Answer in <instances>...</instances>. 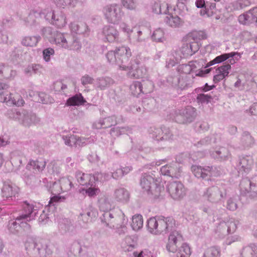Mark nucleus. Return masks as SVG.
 Here are the masks:
<instances>
[{
    "label": "nucleus",
    "mask_w": 257,
    "mask_h": 257,
    "mask_svg": "<svg viewBox=\"0 0 257 257\" xmlns=\"http://www.w3.org/2000/svg\"><path fill=\"white\" fill-rule=\"evenodd\" d=\"M62 139L66 145L69 147H74L75 142L76 141V135L71 134L62 135Z\"/></svg>",
    "instance_id": "obj_58"
},
{
    "label": "nucleus",
    "mask_w": 257,
    "mask_h": 257,
    "mask_svg": "<svg viewBox=\"0 0 257 257\" xmlns=\"http://www.w3.org/2000/svg\"><path fill=\"white\" fill-rule=\"evenodd\" d=\"M240 143L244 148L249 147L254 143V139L248 132H245L241 135Z\"/></svg>",
    "instance_id": "obj_47"
},
{
    "label": "nucleus",
    "mask_w": 257,
    "mask_h": 257,
    "mask_svg": "<svg viewBox=\"0 0 257 257\" xmlns=\"http://www.w3.org/2000/svg\"><path fill=\"white\" fill-rule=\"evenodd\" d=\"M175 252H176L177 257H189L191 254L190 248L188 244L182 242Z\"/></svg>",
    "instance_id": "obj_46"
},
{
    "label": "nucleus",
    "mask_w": 257,
    "mask_h": 257,
    "mask_svg": "<svg viewBox=\"0 0 257 257\" xmlns=\"http://www.w3.org/2000/svg\"><path fill=\"white\" fill-rule=\"evenodd\" d=\"M122 121L123 118L122 116H116L115 115H112L99 119L97 122L93 124V126L97 129L106 128Z\"/></svg>",
    "instance_id": "obj_21"
},
{
    "label": "nucleus",
    "mask_w": 257,
    "mask_h": 257,
    "mask_svg": "<svg viewBox=\"0 0 257 257\" xmlns=\"http://www.w3.org/2000/svg\"><path fill=\"white\" fill-rule=\"evenodd\" d=\"M149 132L152 135V138L158 141L171 140L174 137L170 128L165 126L159 128L151 127Z\"/></svg>",
    "instance_id": "obj_16"
},
{
    "label": "nucleus",
    "mask_w": 257,
    "mask_h": 257,
    "mask_svg": "<svg viewBox=\"0 0 257 257\" xmlns=\"http://www.w3.org/2000/svg\"><path fill=\"white\" fill-rule=\"evenodd\" d=\"M191 170L194 176L198 178L209 180L211 176H217L219 175L218 172L215 171V168L206 166L202 167L200 166L193 165Z\"/></svg>",
    "instance_id": "obj_15"
},
{
    "label": "nucleus",
    "mask_w": 257,
    "mask_h": 257,
    "mask_svg": "<svg viewBox=\"0 0 257 257\" xmlns=\"http://www.w3.org/2000/svg\"><path fill=\"white\" fill-rule=\"evenodd\" d=\"M239 188L243 195L248 194L250 197H257V176H254L250 179L243 178L240 181Z\"/></svg>",
    "instance_id": "obj_9"
},
{
    "label": "nucleus",
    "mask_w": 257,
    "mask_h": 257,
    "mask_svg": "<svg viewBox=\"0 0 257 257\" xmlns=\"http://www.w3.org/2000/svg\"><path fill=\"white\" fill-rule=\"evenodd\" d=\"M66 23V16L60 10L56 11L55 19L52 20V24L58 28H61L64 27Z\"/></svg>",
    "instance_id": "obj_38"
},
{
    "label": "nucleus",
    "mask_w": 257,
    "mask_h": 257,
    "mask_svg": "<svg viewBox=\"0 0 257 257\" xmlns=\"http://www.w3.org/2000/svg\"><path fill=\"white\" fill-rule=\"evenodd\" d=\"M41 40L39 36H26L22 40V44L27 47H35Z\"/></svg>",
    "instance_id": "obj_43"
},
{
    "label": "nucleus",
    "mask_w": 257,
    "mask_h": 257,
    "mask_svg": "<svg viewBox=\"0 0 257 257\" xmlns=\"http://www.w3.org/2000/svg\"><path fill=\"white\" fill-rule=\"evenodd\" d=\"M21 227H24L26 230H30L27 229L25 224L22 225L20 221H18L16 220V221H10L8 225V229L9 232L14 234H17Z\"/></svg>",
    "instance_id": "obj_42"
},
{
    "label": "nucleus",
    "mask_w": 257,
    "mask_h": 257,
    "mask_svg": "<svg viewBox=\"0 0 257 257\" xmlns=\"http://www.w3.org/2000/svg\"><path fill=\"white\" fill-rule=\"evenodd\" d=\"M46 165L45 160L42 158L38 159L36 160H31L29 162L27 168L30 169L31 167L38 172H42L45 169Z\"/></svg>",
    "instance_id": "obj_35"
},
{
    "label": "nucleus",
    "mask_w": 257,
    "mask_h": 257,
    "mask_svg": "<svg viewBox=\"0 0 257 257\" xmlns=\"http://www.w3.org/2000/svg\"><path fill=\"white\" fill-rule=\"evenodd\" d=\"M256 15L257 7H254L246 13L240 15L238 17V21L243 25H247L254 22H256Z\"/></svg>",
    "instance_id": "obj_31"
},
{
    "label": "nucleus",
    "mask_w": 257,
    "mask_h": 257,
    "mask_svg": "<svg viewBox=\"0 0 257 257\" xmlns=\"http://www.w3.org/2000/svg\"><path fill=\"white\" fill-rule=\"evenodd\" d=\"M99 207L100 210L105 213L106 211H111L110 210L112 206V204L110 199L109 197L106 196H103L101 197L98 201Z\"/></svg>",
    "instance_id": "obj_41"
},
{
    "label": "nucleus",
    "mask_w": 257,
    "mask_h": 257,
    "mask_svg": "<svg viewBox=\"0 0 257 257\" xmlns=\"http://www.w3.org/2000/svg\"><path fill=\"white\" fill-rule=\"evenodd\" d=\"M34 93V101H37L39 102H42L43 103H47L48 102V95L43 92H33Z\"/></svg>",
    "instance_id": "obj_59"
},
{
    "label": "nucleus",
    "mask_w": 257,
    "mask_h": 257,
    "mask_svg": "<svg viewBox=\"0 0 257 257\" xmlns=\"http://www.w3.org/2000/svg\"><path fill=\"white\" fill-rule=\"evenodd\" d=\"M59 7L70 6L75 7L79 3V0H54Z\"/></svg>",
    "instance_id": "obj_56"
},
{
    "label": "nucleus",
    "mask_w": 257,
    "mask_h": 257,
    "mask_svg": "<svg viewBox=\"0 0 257 257\" xmlns=\"http://www.w3.org/2000/svg\"><path fill=\"white\" fill-rule=\"evenodd\" d=\"M54 41L57 46L66 50L77 51L81 48L80 42L68 33L56 32L54 34Z\"/></svg>",
    "instance_id": "obj_5"
},
{
    "label": "nucleus",
    "mask_w": 257,
    "mask_h": 257,
    "mask_svg": "<svg viewBox=\"0 0 257 257\" xmlns=\"http://www.w3.org/2000/svg\"><path fill=\"white\" fill-rule=\"evenodd\" d=\"M121 4L126 9L135 10L137 7L136 0H121Z\"/></svg>",
    "instance_id": "obj_61"
},
{
    "label": "nucleus",
    "mask_w": 257,
    "mask_h": 257,
    "mask_svg": "<svg viewBox=\"0 0 257 257\" xmlns=\"http://www.w3.org/2000/svg\"><path fill=\"white\" fill-rule=\"evenodd\" d=\"M171 6L167 4H160L159 2H155L152 6V11L156 14H167V12H170Z\"/></svg>",
    "instance_id": "obj_37"
},
{
    "label": "nucleus",
    "mask_w": 257,
    "mask_h": 257,
    "mask_svg": "<svg viewBox=\"0 0 257 257\" xmlns=\"http://www.w3.org/2000/svg\"><path fill=\"white\" fill-rule=\"evenodd\" d=\"M0 75L5 78L10 79L16 75V71L10 67L0 64Z\"/></svg>",
    "instance_id": "obj_45"
},
{
    "label": "nucleus",
    "mask_w": 257,
    "mask_h": 257,
    "mask_svg": "<svg viewBox=\"0 0 257 257\" xmlns=\"http://www.w3.org/2000/svg\"><path fill=\"white\" fill-rule=\"evenodd\" d=\"M63 192L69 191L72 186V182L67 178H62L59 181Z\"/></svg>",
    "instance_id": "obj_57"
},
{
    "label": "nucleus",
    "mask_w": 257,
    "mask_h": 257,
    "mask_svg": "<svg viewBox=\"0 0 257 257\" xmlns=\"http://www.w3.org/2000/svg\"><path fill=\"white\" fill-rule=\"evenodd\" d=\"M156 173L155 171L144 173L142 175L140 180V185L145 191L148 194H152L155 197H159L163 188L155 183Z\"/></svg>",
    "instance_id": "obj_4"
},
{
    "label": "nucleus",
    "mask_w": 257,
    "mask_h": 257,
    "mask_svg": "<svg viewBox=\"0 0 257 257\" xmlns=\"http://www.w3.org/2000/svg\"><path fill=\"white\" fill-rule=\"evenodd\" d=\"M50 191L53 195H54V196L51 198L49 202L48 205L50 206H55L57 203L64 200V198H62L59 196V194L63 191L59 181L55 182L53 183L52 185H50Z\"/></svg>",
    "instance_id": "obj_23"
},
{
    "label": "nucleus",
    "mask_w": 257,
    "mask_h": 257,
    "mask_svg": "<svg viewBox=\"0 0 257 257\" xmlns=\"http://www.w3.org/2000/svg\"><path fill=\"white\" fill-rule=\"evenodd\" d=\"M196 116L195 108L188 106L181 110H176L174 114V119L179 123H187L193 121Z\"/></svg>",
    "instance_id": "obj_10"
},
{
    "label": "nucleus",
    "mask_w": 257,
    "mask_h": 257,
    "mask_svg": "<svg viewBox=\"0 0 257 257\" xmlns=\"http://www.w3.org/2000/svg\"><path fill=\"white\" fill-rule=\"evenodd\" d=\"M226 196V190L223 187L213 186L206 188L203 192L202 197L212 204L221 203Z\"/></svg>",
    "instance_id": "obj_6"
},
{
    "label": "nucleus",
    "mask_w": 257,
    "mask_h": 257,
    "mask_svg": "<svg viewBox=\"0 0 257 257\" xmlns=\"http://www.w3.org/2000/svg\"><path fill=\"white\" fill-rule=\"evenodd\" d=\"M210 156L219 161H224L229 160L231 155L228 148L225 147H219L210 152Z\"/></svg>",
    "instance_id": "obj_28"
},
{
    "label": "nucleus",
    "mask_w": 257,
    "mask_h": 257,
    "mask_svg": "<svg viewBox=\"0 0 257 257\" xmlns=\"http://www.w3.org/2000/svg\"><path fill=\"white\" fill-rule=\"evenodd\" d=\"M182 242V235L177 231H173L169 236L168 242L166 245L167 249L169 252H175Z\"/></svg>",
    "instance_id": "obj_20"
},
{
    "label": "nucleus",
    "mask_w": 257,
    "mask_h": 257,
    "mask_svg": "<svg viewBox=\"0 0 257 257\" xmlns=\"http://www.w3.org/2000/svg\"><path fill=\"white\" fill-rule=\"evenodd\" d=\"M253 161L251 156H246L239 158L236 165V169L242 174L248 173L252 169Z\"/></svg>",
    "instance_id": "obj_22"
},
{
    "label": "nucleus",
    "mask_w": 257,
    "mask_h": 257,
    "mask_svg": "<svg viewBox=\"0 0 257 257\" xmlns=\"http://www.w3.org/2000/svg\"><path fill=\"white\" fill-rule=\"evenodd\" d=\"M75 178L78 183L82 186H92V181H91V174L83 173L78 171L75 173Z\"/></svg>",
    "instance_id": "obj_34"
},
{
    "label": "nucleus",
    "mask_w": 257,
    "mask_h": 257,
    "mask_svg": "<svg viewBox=\"0 0 257 257\" xmlns=\"http://www.w3.org/2000/svg\"><path fill=\"white\" fill-rule=\"evenodd\" d=\"M212 97L208 94H199L197 97V102L201 104H207L212 99Z\"/></svg>",
    "instance_id": "obj_63"
},
{
    "label": "nucleus",
    "mask_w": 257,
    "mask_h": 257,
    "mask_svg": "<svg viewBox=\"0 0 257 257\" xmlns=\"http://www.w3.org/2000/svg\"><path fill=\"white\" fill-rule=\"evenodd\" d=\"M102 34L104 38L109 42L118 40L119 33L116 29L112 26H105L102 29Z\"/></svg>",
    "instance_id": "obj_25"
},
{
    "label": "nucleus",
    "mask_w": 257,
    "mask_h": 257,
    "mask_svg": "<svg viewBox=\"0 0 257 257\" xmlns=\"http://www.w3.org/2000/svg\"><path fill=\"white\" fill-rule=\"evenodd\" d=\"M189 39L197 42L198 40L205 39L207 38L205 33L203 31H194L188 35Z\"/></svg>",
    "instance_id": "obj_55"
},
{
    "label": "nucleus",
    "mask_w": 257,
    "mask_h": 257,
    "mask_svg": "<svg viewBox=\"0 0 257 257\" xmlns=\"http://www.w3.org/2000/svg\"><path fill=\"white\" fill-rule=\"evenodd\" d=\"M10 86L7 83H3L0 81V101L3 102H11L12 104L18 106H21L25 103L24 100L20 96H17L12 97V93L8 91Z\"/></svg>",
    "instance_id": "obj_11"
},
{
    "label": "nucleus",
    "mask_w": 257,
    "mask_h": 257,
    "mask_svg": "<svg viewBox=\"0 0 257 257\" xmlns=\"http://www.w3.org/2000/svg\"><path fill=\"white\" fill-rule=\"evenodd\" d=\"M108 175L106 174H103L99 172L95 173L93 175H91V181H92L93 186L95 184L96 182L104 181L108 178Z\"/></svg>",
    "instance_id": "obj_60"
},
{
    "label": "nucleus",
    "mask_w": 257,
    "mask_h": 257,
    "mask_svg": "<svg viewBox=\"0 0 257 257\" xmlns=\"http://www.w3.org/2000/svg\"><path fill=\"white\" fill-rule=\"evenodd\" d=\"M143 226V216L140 214H136L133 216L132 219L131 226L135 231H138L141 229Z\"/></svg>",
    "instance_id": "obj_49"
},
{
    "label": "nucleus",
    "mask_w": 257,
    "mask_h": 257,
    "mask_svg": "<svg viewBox=\"0 0 257 257\" xmlns=\"http://www.w3.org/2000/svg\"><path fill=\"white\" fill-rule=\"evenodd\" d=\"M238 223V220L234 218H230L227 221H222L217 225L216 233L220 237L232 233L236 230Z\"/></svg>",
    "instance_id": "obj_14"
},
{
    "label": "nucleus",
    "mask_w": 257,
    "mask_h": 257,
    "mask_svg": "<svg viewBox=\"0 0 257 257\" xmlns=\"http://www.w3.org/2000/svg\"><path fill=\"white\" fill-rule=\"evenodd\" d=\"M113 83V80L108 77L99 78L96 80V85L101 90H104Z\"/></svg>",
    "instance_id": "obj_48"
},
{
    "label": "nucleus",
    "mask_w": 257,
    "mask_h": 257,
    "mask_svg": "<svg viewBox=\"0 0 257 257\" xmlns=\"http://www.w3.org/2000/svg\"><path fill=\"white\" fill-rule=\"evenodd\" d=\"M220 250L216 246H211L205 249L203 257H220Z\"/></svg>",
    "instance_id": "obj_51"
},
{
    "label": "nucleus",
    "mask_w": 257,
    "mask_h": 257,
    "mask_svg": "<svg viewBox=\"0 0 257 257\" xmlns=\"http://www.w3.org/2000/svg\"><path fill=\"white\" fill-rule=\"evenodd\" d=\"M113 196L116 202L125 204L128 202L130 194L124 188H118L114 191Z\"/></svg>",
    "instance_id": "obj_30"
},
{
    "label": "nucleus",
    "mask_w": 257,
    "mask_h": 257,
    "mask_svg": "<svg viewBox=\"0 0 257 257\" xmlns=\"http://www.w3.org/2000/svg\"><path fill=\"white\" fill-rule=\"evenodd\" d=\"M103 13L107 22L113 24H117L123 14L120 6L115 4L104 7Z\"/></svg>",
    "instance_id": "obj_8"
},
{
    "label": "nucleus",
    "mask_w": 257,
    "mask_h": 257,
    "mask_svg": "<svg viewBox=\"0 0 257 257\" xmlns=\"http://www.w3.org/2000/svg\"><path fill=\"white\" fill-rule=\"evenodd\" d=\"M160 172L163 175L178 178L181 176L182 171L179 164L173 162L162 166L160 169Z\"/></svg>",
    "instance_id": "obj_19"
},
{
    "label": "nucleus",
    "mask_w": 257,
    "mask_h": 257,
    "mask_svg": "<svg viewBox=\"0 0 257 257\" xmlns=\"http://www.w3.org/2000/svg\"><path fill=\"white\" fill-rule=\"evenodd\" d=\"M241 255L243 257H255L257 255V245L254 243H250L244 247Z\"/></svg>",
    "instance_id": "obj_39"
},
{
    "label": "nucleus",
    "mask_w": 257,
    "mask_h": 257,
    "mask_svg": "<svg viewBox=\"0 0 257 257\" xmlns=\"http://www.w3.org/2000/svg\"><path fill=\"white\" fill-rule=\"evenodd\" d=\"M121 247L124 251H131L134 248V241L130 236H126L121 242Z\"/></svg>",
    "instance_id": "obj_50"
},
{
    "label": "nucleus",
    "mask_w": 257,
    "mask_h": 257,
    "mask_svg": "<svg viewBox=\"0 0 257 257\" xmlns=\"http://www.w3.org/2000/svg\"><path fill=\"white\" fill-rule=\"evenodd\" d=\"M40 18H41V14L40 12L33 11L26 18L25 22L27 26L33 27L39 23V21Z\"/></svg>",
    "instance_id": "obj_36"
},
{
    "label": "nucleus",
    "mask_w": 257,
    "mask_h": 257,
    "mask_svg": "<svg viewBox=\"0 0 257 257\" xmlns=\"http://www.w3.org/2000/svg\"><path fill=\"white\" fill-rule=\"evenodd\" d=\"M216 8V4L206 2L204 12L203 15L206 14L208 16L212 15L214 13Z\"/></svg>",
    "instance_id": "obj_62"
},
{
    "label": "nucleus",
    "mask_w": 257,
    "mask_h": 257,
    "mask_svg": "<svg viewBox=\"0 0 257 257\" xmlns=\"http://www.w3.org/2000/svg\"><path fill=\"white\" fill-rule=\"evenodd\" d=\"M250 4L249 0H237L231 4L234 10L243 9Z\"/></svg>",
    "instance_id": "obj_54"
},
{
    "label": "nucleus",
    "mask_w": 257,
    "mask_h": 257,
    "mask_svg": "<svg viewBox=\"0 0 257 257\" xmlns=\"http://www.w3.org/2000/svg\"><path fill=\"white\" fill-rule=\"evenodd\" d=\"M143 83L136 81L131 85L130 90L134 96H138L141 93H148L152 91L153 85L151 82L143 81Z\"/></svg>",
    "instance_id": "obj_18"
},
{
    "label": "nucleus",
    "mask_w": 257,
    "mask_h": 257,
    "mask_svg": "<svg viewBox=\"0 0 257 257\" xmlns=\"http://www.w3.org/2000/svg\"><path fill=\"white\" fill-rule=\"evenodd\" d=\"M29 112L23 109H15L11 110L10 116L25 125H29Z\"/></svg>",
    "instance_id": "obj_24"
},
{
    "label": "nucleus",
    "mask_w": 257,
    "mask_h": 257,
    "mask_svg": "<svg viewBox=\"0 0 257 257\" xmlns=\"http://www.w3.org/2000/svg\"><path fill=\"white\" fill-rule=\"evenodd\" d=\"M165 32L162 29L158 28L156 29L152 35V39L156 42H163L165 40Z\"/></svg>",
    "instance_id": "obj_53"
},
{
    "label": "nucleus",
    "mask_w": 257,
    "mask_h": 257,
    "mask_svg": "<svg viewBox=\"0 0 257 257\" xmlns=\"http://www.w3.org/2000/svg\"><path fill=\"white\" fill-rule=\"evenodd\" d=\"M86 102L81 94H76L69 98L66 104L68 106H79L84 104Z\"/></svg>",
    "instance_id": "obj_44"
},
{
    "label": "nucleus",
    "mask_w": 257,
    "mask_h": 257,
    "mask_svg": "<svg viewBox=\"0 0 257 257\" xmlns=\"http://www.w3.org/2000/svg\"><path fill=\"white\" fill-rule=\"evenodd\" d=\"M170 12H167L168 16L165 19L166 23L171 27L179 28L183 26L184 21L177 15H173L172 12L176 10L175 8H170Z\"/></svg>",
    "instance_id": "obj_27"
},
{
    "label": "nucleus",
    "mask_w": 257,
    "mask_h": 257,
    "mask_svg": "<svg viewBox=\"0 0 257 257\" xmlns=\"http://www.w3.org/2000/svg\"><path fill=\"white\" fill-rule=\"evenodd\" d=\"M38 212V207L33 204H30L27 201L23 204V211L21 215L16 218V220L20 221L21 224H25L28 229H30L31 226L27 223L31 220L35 219V216Z\"/></svg>",
    "instance_id": "obj_7"
},
{
    "label": "nucleus",
    "mask_w": 257,
    "mask_h": 257,
    "mask_svg": "<svg viewBox=\"0 0 257 257\" xmlns=\"http://www.w3.org/2000/svg\"><path fill=\"white\" fill-rule=\"evenodd\" d=\"M19 188L11 182H5L2 189V195L4 198L9 199L18 193Z\"/></svg>",
    "instance_id": "obj_26"
},
{
    "label": "nucleus",
    "mask_w": 257,
    "mask_h": 257,
    "mask_svg": "<svg viewBox=\"0 0 257 257\" xmlns=\"http://www.w3.org/2000/svg\"><path fill=\"white\" fill-rule=\"evenodd\" d=\"M194 77L189 75H182L174 77H170L168 81L173 87L181 90L186 89L192 86Z\"/></svg>",
    "instance_id": "obj_12"
},
{
    "label": "nucleus",
    "mask_w": 257,
    "mask_h": 257,
    "mask_svg": "<svg viewBox=\"0 0 257 257\" xmlns=\"http://www.w3.org/2000/svg\"><path fill=\"white\" fill-rule=\"evenodd\" d=\"M231 69V65L225 64L219 67L216 69V74L213 77V82L215 83L220 82L226 77H227Z\"/></svg>",
    "instance_id": "obj_32"
},
{
    "label": "nucleus",
    "mask_w": 257,
    "mask_h": 257,
    "mask_svg": "<svg viewBox=\"0 0 257 257\" xmlns=\"http://www.w3.org/2000/svg\"><path fill=\"white\" fill-rule=\"evenodd\" d=\"M70 29L73 33L83 34L87 32L88 27L87 25L84 23L80 22L77 23L74 22L70 24Z\"/></svg>",
    "instance_id": "obj_40"
},
{
    "label": "nucleus",
    "mask_w": 257,
    "mask_h": 257,
    "mask_svg": "<svg viewBox=\"0 0 257 257\" xmlns=\"http://www.w3.org/2000/svg\"><path fill=\"white\" fill-rule=\"evenodd\" d=\"M199 49V46L197 42H191L184 44L180 49V51L183 57H187L192 56Z\"/></svg>",
    "instance_id": "obj_29"
},
{
    "label": "nucleus",
    "mask_w": 257,
    "mask_h": 257,
    "mask_svg": "<svg viewBox=\"0 0 257 257\" xmlns=\"http://www.w3.org/2000/svg\"><path fill=\"white\" fill-rule=\"evenodd\" d=\"M54 50L51 48L44 49L43 51V56L45 61L46 62H49L51 59V56L54 55Z\"/></svg>",
    "instance_id": "obj_64"
},
{
    "label": "nucleus",
    "mask_w": 257,
    "mask_h": 257,
    "mask_svg": "<svg viewBox=\"0 0 257 257\" xmlns=\"http://www.w3.org/2000/svg\"><path fill=\"white\" fill-rule=\"evenodd\" d=\"M241 58V54L238 52H232L229 53H224L217 56L212 61H210L205 67V68L214 65L215 64L220 63L226 60H228V64L232 65L234 64Z\"/></svg>",
    "instance_id": "obj_17"
},
{
    "label": "nucleus",
    "mask_w": 257,
    "mask_h": 257,
    "mask_svg": "<svg viewBox=\"0 0 257 257\" xmlns=\"http://www.w3.org/2000/svg\"><path fill=\"white\" fill-rule=\"evenodd\" d=\"M100 219L105 226L112 229L118 228L120 224H127L128 221L124 213L120 209L103 213Z\"/></svg>",
    "instance_id": "obj_3"
},
{
    "label": "nucleus",
    "mask_w": 257,
    "mask_h": 257,
    "mask_svg": "<svg viewBox=\"0 0 257 257\" xmlns=\"http://www.w3.org/2000/svg\"><path fill=\"white\" fill-rule=\"evenodd\" d=\"M175 226V220L171 217L158 216L150 218L148 220L147 227L152 234L167 233Z\"/></svg>",
    "instance_id": "obj_2"
},
{
    "label": "nucleus",
    "mask_w": 257,
    "mask_h": 257,
    "mask_svg": "<svg viewBox=\"0 0 257 257\" xmlns=\"http://www.w3.org/2000/svg\"><path fill=\"white\" fill-rule=\"evenodd\" d=\"M132 56L131 49L125 46L116 47L114 51H109L106 55L108 62L112 64L117 65L119 68L128 71L127 76L132 78H144L147 74V69L135 60L136 64L127 65L130 58Z\"/></svg>",
    "instance_id": "obj_1"
},
{
    "label": "nucleus",
    "mask_w": 257,
    "mask_h": 257,
    "mask_svg": "<svg viewBox=\"0 0 257 257\" xmlns=\"http://www.w3.org/2000/svg\"><path fill=\"white\" fill-rule=\"evenodd\" d=\"M167 190L169 195L174 200L182 199L186 194V189L180 181H172L168 183Z\"/></svg>",
    "instance_id": "obj_13"
},
{
    "label": "nucleus",
    "mask_w": 257,
    "mask_h": 257,
    "mask_svg": "<svg viewBox=\"0 0 257 257\" xmlns=\"http://www.w3.org/2000/svg\"><path fill=\"white\" fill-rule=\"evenodd\" d=\"M59 229L62 232L68 233L70 235L76 233V228L70 220L65 218L60 221L59 223Z\"/></svg>",
    "instance_id": "obj_33"
},
{
    "label": "nucleus",
    "mask_w": 257,
    "mask_h": 257,
    "mask_svg": "<svg viewBox=\"0 0 257 257\" xmlns=\"http://www.w3.org/2000/svg\"><path fill=\"white\" fill-rule=\"evenodd\" d=\"M87 189H82L79 190L80 193L82 194H86L90 197H94L100 192V190L95 187V184L93 186H89Z\"/></svg>",
    "instance_id": "obj_52"
}]
</instances>
